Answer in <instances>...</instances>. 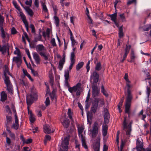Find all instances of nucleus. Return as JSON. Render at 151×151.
<instances>
[{
	"mask_svg": "<svg viewBox=\"0 0 151 151\" xmlns=\"http://www.w3.org/2000/svg\"><path fill=\"white\" fill-rule=\"evenodd\" d=\"M13 4L15 7L17 9L19 12V15L21 17L20 13H23L22 11L19 6L17 4L16 2L15 1H13Z\"/></svg>",
	"mask_w": 151,
	"mask_h": 151,
	"instance_id": "nucleus-32",
	"label": "nucleus"
},
{
	"mask_svg": "<svg viewBox=\"0 0 151 151\" xmlns=\"http://www.w3.org/2000/svg\"><path fill=\"white\" fill-rule=\"evenodd\" d=\"M7 99V95L4 91H2L1 93V100L2 101H5Z\"/></svg>",
	"mask_w": 151,
	"mask_h": 151,
	"instance_id": "nucleus-27",
	"label": "nucleus"
},
{
	"mask_svg": "<svg viewBox=\"0 0 151 151\" xmlns=\"http://www.w3.org/2000/svg\"><path fill=\"white\" fill-rule=\"evenodd\" d=\"M14 53L18 56H19L20 55V52L18 48H16V50L14 52Z\"/></svg>",
	"mask_w": 151,
	"mask_h": 151,
	"instance_id": "nucleus-61",
	"label": "nucleus"
},
{
	"mask_svg": "<svg viewBox=\"0 0 151 151\" xmlns=\"http://www.w3.org/2000/svg\"><path fill=\"white\" fill-rule=\"evenodd\" d=\"M102 68L101 63L100 62L97 63L96 65L95 69L97 71L100 70Z\"/></svg>",
	"mask_w": 151,
	"mask_h": 151,
	"instance_id": "nucleus-44",
	"label": "nucleus"
},
{
	"mask_svg": "<svg viewBox=\"0 0 151 151\" xmlns=\"http://www.w3.org/2000/svg\"><path fill=\"white\" fill-rule=\"evenodd\" d=\"M32 3V0H29V1L27 0L26 1L25 4L27 5H29L30 6H31Z\"/></svg>",
	"mask_w": 151,
	"mask_h": 151,
	"instance_id": "nucleus-58",
	"label": "nucleus"
},
{
	"mask_svg": "<svg viewBox=\"0 0 151 151\" xmlns=\"http://www.w3.org/2000/svg\"><path fill=\"white\" fill-rule=\"evenodd\" d=\"M33 55L36 64L37 65L40 64V59L39 55L36 52H34L33 53Z\"/></svg>",
	"mask_w": 151,
	"mask_h": 151,
	"instance_id": "nucleus-22",
	"label": "nucleus"
},
{
	"mask_svg": "<svg viewBox=\"0 0 151 151\" xmlns=\"http://www.w3.org/2000/svg\"><path fill=\"white\" fill-rule=\"evenodd\" d=\"M136 58V57L134 54V51L132 50L131 52L130 56L131 60L130 61H128L131 63L134 62V59Z\"/></svg>",
	"mask_w": 151,
	"mask_h": 151,
	"instance_id": "nucleus-33",
	"label": "nucleus"
},
{
	"mask_svg": "<svg viewBox=\"0 0 151 151\" xmlns=\"http://www.w3.org/2000/svg\"><path fill=\"white\" fill-rule=\"evenodd\" d=\"M1 36L2 38V42L4 44H7L9 40V35L5 32L3 27H1Z\"/></svg>",
	"mask_w": 151,
	"mask_h": 151,
	"instance_id": "nucleus-7",
	"label": "nucleus"
},
{
	"mask_svg": "<svg viewBox=\"0 0 151 151\" xmlns=\"http://www.w3.org/2000/svg\"><path fill=\"white\" fill-rule=\"evenodd\" d=\"M17 33V31L16 29L14 27H12L11 29V34L14 35L16 34Z\"/></svg>",
	"mask_w": 151,
	"mask_h": 151,
	"instance_id": "nucleus-64",
	"label": "nucleus"
},
{
	"mask_svg": "<svg viewBox=\"0 0 151 151\" xmlns=\"http://www.w3.org/2000/svg\"><path fill=\"white\" fill-rule=\"evenodd\" d=\"M86 14L87 15L88 18L90 20V22H89V23L90 24H91V23L92 24V20L91 19V18L89 15V11L87 7L86 8Z\"/></svg>",
	"mask_w": 151,
	"mask_h": 151,
	"instance_id": "nucleus-46",
	"label": "nucleus"
},
{
	"mask_svg": "<svg viewBox=\"0 0 151 151\" xmlns=\"http://www.w3.org/2000/svg\"><path fill=\"white\" fill-rule=\"evenodd\" d=\"M42 35L39 33L38 34L36 35L35 37L34 40H33L34 42H36L38 41H40L41 40Z\"/></svg>",
	"mask_w": 151,
	"mask_h": 151,
	"instance_id": "nucleus-29",
	"label": "nucleus"
},
{
	"mask_svg": "<svg viewBox=\"0 0 151 151\" xmlns=\"http://www.w3.org/2000/svg\"><path fill=\"white\" fill-rule=\"evenodd\" d=\"M143 29L144 31H147L150 29L151 30V24H147L144 26Z\"/></svg>",
	"mask_w": 151,
	"mask_h": 151,
	"instance_id": "nucleus-45",
	"label": "nucleus"
},
{
	"mask_svg": "<svg viewBox=\"0 0 151 151\" xmlns=\"http://www.w3.org/2000/svg\"><path fill=\"white\" fill-rule=\"evenodd\" d=\"M132 122L127 119L126 117L124 118V120L123 124V129L126 132V134L129 135L132 131Z\"/></svg>",
	"mask_w": 151,
	"mask_h": 151,
	"instance_id": "nucleus-2",
	"label": "nucleus"
},
{
	"mask_svg": "<svg viewBox=\"0 0 151 151\" xmlns=\"http://www.w3.org/2000/svg\"><path fill=\"white\" fill-rule=\"evenodd\" d=\"M24 8L29 15L31 17L33 16L34 12L31 9H30L29 7L27 6H26L25 7H24Z\"/></svg>",
	"mask_w": 151,
	"mask_h": 151,
	"instance_id": "nucleus-28",
	"label": "nucleus"
},
{
	"mask_svg": "<svg viewBox=\"0 0 151 151\" xmlns=\"http://www.w3.org/2000/svg\"><path fill=\"white\" fill-rule=\"evenodd\" d=\"M101 93H102L105 96H108V94L105 90L104 86L103 85L101 87Z\"/></svg>",
	"mask_w": 151,
	"mask_h": 151,
	"instance_id": "nucleus-42",
	"label": "nucleus"
},
{
	"mask_svg": "<svg viewBox=\"0 0 151 151\" xmlns=\"http://www.w3.org/2000/svg\"><path fill=\"white\" fill-rule=\"evenodd\" d=\"M53 10L54 12L55 15H56L58 11L57 7L56 5L53 6Z\"/></svg>",
	"mask_w": 151,
	"mask_h": 151,
	"instance_id": "nucleus-59",
	"label": "nucleus"
},
{
	"mask_svg": "<svg viewBox=\"0 0 151 151\" xmlns=\"http://www.w3.org/2000/svg\"><path fill=\"white\" fill-rule=\"evenodd\" d=\"M26 101L27 104L30 106L33 102L34 97L33 96L32 94L27 95V96Z\"/></svg>",
	"mask_w": 151,
	"mask_h": 151,
	"instance_id": "nucleus-18",
	"label": "nucleus"
},
{
	"mask_svg": "<svg viewBox=\"0 0 151 151\" xmlns=\"http://www.w3.org/2000/svg\"><path fill=\"white\" fill-rule=\"evenodd\" d=\"M84 63L83 62H79L78 64L76 66V69L77 70H78L83 66Z\"/></svg>",
	"mask_w": 151,
	"mask_h": 151,
	"instance_id": "nucleus-40",
	"label": "nucleus"
},
{
	"mask_svg": "<svg viewBox=\"0 0 151 151\" xmlns=\"http://www.w3.org/2000/svg\"><path fill=\"white\" fill-rule=\"evenodd\" d=\"M81 86V83H78L76 85L72 87H70L68 90L71 93L73 92H76V95L79 96L82 91V89Z\"/></svg>",
	"mask_w": 151,
	"mask_h": 151,
	"instance_id": "nucleus-4",
	"label": "nucleus"
},
{
	"mask_svg": "<svg viewBox=\"0 0 151 151\" xmlns=\"http://www.w3.org/2000/svg\"><path fill=\"white\" fill-rule=\"evenodd\" d=\"M4 75L5 76V78L4 79V81H5L6 80H9V77L7 76V75H10L11 76L10 72L9 70V68L6 65L5 66V69L4 71Z\"/></svg>",
	"mask_w": 151,
	"mask_h": 151,
	"instance_id": "nucleus-21",
	"label": "nucleus"
},
{
	"mask_svg": "<svg viewBox=\"0 0 151 151\" xmlns=\"http://www.w3.org/2000/svg\"><path fill=\"white\" fill-rule=\"evenodd\" d=\"M4 21V18L0 14V27L1 29L3 27V23Z\"/></svg>",
	"mask_w": 151,
	"mask_h": 151,
	"instance_id": "nucleus-47",
	"label": "nucleus"
},
{
	"mask_svg": "<svg viewBox=\"0 0 151 151\" xmlns=\"http://www.w3.org/2000/svg\"><path fill=\"white\" fill-rule=\"evenodd\" d=\"M126 96L125 104V112L129 115L130 113V108L131 105V101L133 98L132 93L125 94Z\"/></svg>",
	"mask_w": 151,
	"mask_h": 151,
	"instance_id": "nucleus-3",
	"label": "nucleus"
},
{
	"mask_svg": "<svg viewBox=\"0 0 151 151\" xmlns=\"http://www.w3.org/2000/svg\"><path fill=\"white\" fill-rule=\"evenodd\" d=\"M142 115V119L143 120H144V119L146 117V114H143V110H142L138 114V116H140V115Z\"/></svg>",
	"mask_w": 151,
	"mask_h": 151,
	"instance_id": "nucleus-52",
	"label": "nucleus"
},
{
	"mask_svg": "<svg viewBox=\"0 0 151 151\" xmlns=\"http://www.w3.org/2000/svg\"><path fill=\"white\" fill-rule=\"evenodd\" d=\"M50 96L52 101L55 103L56 101V98L55 94L53 93L50 94Z\"/></svg>",
	"mask_w": 151,
	"mask_h": 151,
	"instance_id": "nucleus-39",
	"label": "nucleus"
},
{
	"mask_svg": "<svg viewBox=\"0 0 151 151\" xmlns=\"http://www.w3.org/2000/svg\"><path fill=\"white\" fill-rule=\"evenodd\" d=\"M98 125V123L97 122H95L94 123L91 131L92 137L93 138L95 137L98 133L99 129Z\"/></svg>",
	"mask_w": 151,
	"mask_h": 151,
	"instance_id": "nucleus-8",
	"label": "nucleus"
},
{
	"mask_svg": "<svg viewBox=\"0 0 151 151\" xmlns=\"http://www.w3.org/2000/svg\"><path fill=\"white\" fill-rule=\"evenodd\" d=\"M6 44H5L2 46L0 45V51L2 52L3 53L6 52L7 50V46Z\"/></svg>",
	"mask_w": 151,
	"mask_h": 151,
	"instance_id": "nucleus-36",
	"label": "nucleus"
},
{
	"mask_svg": "<svg viewBox=\"0 0 151 151\" xmlns=\"http://www.w3.org/2000/svg\"><path fill=\"white\" fill-rule=\"evenodd\" d=\"M6 119L7 123H11L12 121V118L10 116H6Z\"/></svg>",
	"mask_w": 151,
	"mask_h": 151,
	"instance_id": "nucleus-50",
	"label": "nucleus"
},
{
	"mask_svg": "<svg viewBox=\"0 0 151 151\" xmlns=\"http://www.w3.org/2000/svg\"><path fill=\"white\" fill-rule=\"evenodd\" d=\"M22 21L24 24L26 30L28 31V24L26 19V17L23 13H20Z\"/></svg>",
	"mask_w": 151,
	"mask_h": 151,
	"instance_id": "nucleus-20",
	"label": "nucleus"
},
{
	"mask_svg": "<svg viewBox=\"0 0 151 151\" xmlns=\"http://www.w3.org/2000/svg\"><path fill=\"white\" fill-rule=\"evenodd\" d=\"M71 41V45L73 47H74V45L77 44V42L74 39V37L70 38Z\"/></svg>",
	"mask_w": 151,
	"mask_h": 151,
	"instance_id": "nucleus-51",
	"label": "nucleus"
},
{
	"mask_svg": "<svg viewBox=\"0 0 151 151\" xmlns=\"http://www.w3.org/2000/svg\"><path fill=\"white\" fill-rule=\"evenodd\" d=\"M42 11L44 12L47 13L48 12V10L46 5L43 2H42Z\"/></svg>",
	"mask_w": 151,
	"mask_h": 151,
	"instance_id": "nucleus-43",
	"label": "nucleus"
},
{
	"mask_svg": "<svg viewBox=\"0 0 151 151\" xmlns=\"http://www.w3.org/2000/svg\"><path fill=\"white\" fill-rule=\"evenodd\" d=\"M21 137L23 138L22 141L24 143L28 144L31 143L32 142V139H29L27 140H25L23 137Z\"/></svg>",
	"mask_w": 151,
	"mask_h": 151,
	"instance_id": "nucleus-48",
	"label": "nucleus"
},
{
	"mask_svg": "<svg viewBox=\"0 0 151 151\" xmlns=\"http://www.w3.org/2000/svg\"><path fill=\"white\" fill-rule=\"evenodd\" d=\"M92 96L93 97L98 96L100 92V89L99 88L97 84H92Z\"/></svg>",
	"mask_w": 151,
	"mask_h": 151,
	"instance_id": "nucleus-9",
	"label": "nucleus"
},
{
	"mask_svg": "<svg viewBox=\"0 0 151 151\" xmlns=\"http://www.w3.org/2000/svg\"><path fill=\"white\" fill-rule=\"evenodd\" d=\"M99 100L95 99L94 102L93 103L92 106L91 108V111L93 113H95L96 112L97 107L98 106Z\"/></svg>",
	"mask_w": 151,
	"mask_h": 151,
	"instance_id": "nucleus-13",
	"label": "nucleus"
},
{
	"mask_svg": "<svg viewBox=\"0 0 151 151\" xmlns=\"http://www.w3.org/2000/svg\"><path fill=\"white\" fill-rule=\"evenodd\" d=\"M78 134L80 139L81 140L82 145L85 149H87L88 147L86 145V142L85 138V131H84V127L83 125H78L77 126Z\"/></svg>",
	"mask_w": 151,
	"mask_h": 151,
	"instance_id": "nucleus-1",
	"label": "nucleus"
},
{
	"mask_svg": "<svg viewBox=\"0 0 151 151\" xmlns=\"http://www.w3.org/2000/svg\"><path fill=\"white\" fill-rule=\"evenodd\" d=\"M124 79L127 82L126 86L124 88V93H132L131 88L132 87V85L130 84V81L128 78V75L127 73L125 74Z\"/></svg>",
	"mask_w": 151,
	"mask_h": 151,
	"instance_id": "nucleus-5",
	"label": "nucleus"
},
{
	"mask_svg": "<svg viewBox=\"0 0 151 151\" xmlns=\"http://www.w3.org/2000/svg\"><path fill=\"white\" fill-rule=\"evenodd\" d=\"M65 62V56L63 55L62 58L60 59L59 62L58 68L60 70H62Z\"/></svg>",
	"mask_w": 151,
	"mask_h": 151,
	"instance_id": "nucleus-23",
	"label": "nucleus"
},
{
	"mask_svg": "<svg viewBox=\"0 0 151 151\" xmlns=\"http://www.w3.org/2000/svg\"><path fill=\"white\" fill-rule=\"evenodd\" d=\"M69 137H66L62 142L59 151H68L69 145Z\"/></svg>",
	"mask_w": 151,
	"mask_h": 151,
	"instance_id": "nucleus-6",
	"label": "nucleus"
},
{
	"mask_svg": "<svg viewBox=\"0 0 151 151\" xmlns=\"http://www.w3.org/2000/svg\"><path fill=\"white\" fill-rule=\"evenodd\" d=\"M14 123L13 124L11 127L15 130H17L19 127V124L18 117L16 114L14 115Z\"/></svg>",
	"mask_w": 151,
	"mask_h": 151,
	"instance_id": "nucleus-16",
	"label": "nucleus"
},
{
	"mask_svg": "<svg viewBox=\"0 0 151 151\" xmlns=\"http://www.w3.org/2000/svg\"><path fill=\"white\" fill-rule=\"evenodd\" d=\"M36 50L40 54V53L44 51H46V50L45 47L42 44L37 45L36 47Z\"/></svg>",
	"mask_w": 151,
	"mask_h": 151,
	"instance_id": "nucleus-17",
	"label": "nucleus"
},
{
	"mask_svg": "<svg viewBox=\"0 0 151 151\" xmlns=\"http://www.w3.org/2000/svg\"><path fill=\"white\" fill-rule=\"evenodd\" d=\"M53 18L55 24L57 27H58L59 26V20L58 17L56 15H55Z\"/></svg>",
	"mask_w": 151,
	"mask_h": 151,
	"instance_id": "nucleus-38",
	"label": "nucleus"
},
{
	"mask_svg": "<svg viewBox=\"0 0 151 151\" xmlns=\"http://www.w3.org/2000/svg\"><path fill=\"white\" fill-rule=\"evenodd\" d=\"M43 129L44 132L47 134L52 133L54 130L51 125L47 124L44 125Z\"/></svg>",
	"mask_w": 151,
	"mask_h": 151,
	"instance_id": "nucleus-11",
	"label": "nucleus"
},
{
	"mask_svg": "<svg viewBox=\"0 0 151 151\" xmlns=\"http://www.w3.org/2000/svg\"><path fill=\"white\" fill-rule=\"evenodd\" d=\"M100 137H98L96 139V141L93 145V149L95 151H99L100 147Z\"/></svg>",
	"mask_w": 151,
	"mask_h": 151,
	"instance_id": "nucleus-19",
	"label": "nucleus"
},
{
	"mask_svg": "<svg viewBox=\"0 0 151 151\" xmlns=\"http://www.w3.org/2000/svg\"><path fill=\"white\" fill-rule=\"evenodd\" d=\"M50 30L49 28L47 29L46 32H43L42 33V35L43 37H45L47 36L48 37H50Z\"/></svg>",
	"mask_w": 151,
	"mask_h": 151,
	"instance_id": "nucleus-30",
	"label": "nucleus"
},
{
	"mask_svg": "<svg viewBox=\"0 0 151 151\" xmlns=\"http://www.w3.org/2000/svg\"><path fill=\"white\" fill-rule=\"evenodd\" d=\"M98 99L99 100V104L100 105H103L104 104V99L99 98L96 99Z\"/></svg>",
	"mask_w": 151,
	"mask_h": 151,
	"instance_id": "nucleus-60",
	"label": "nucleus"
},
{
	"mask_svg": "<svg viewBox=\"0 0 151 151\" xmlns=\"http://www.w3.org/2000/svg\"><path fill=\"white\" fill-rule=\"evenodd\" d=\"M28 114L29 115V119L31 123H33L35 121V119L31 111H30L29 109L28 108Z\"/></svg>",
	"mask_w": 151,
	"mask_h": 151,
	"instance_id": "nucleus-25",
	"label": "nucleus"
},
{
	"mask_svg": "<svg viewBox=\"0 0 151 151\" xmlns=\"http://www.w3.org/2000/svg\"><path fill=\"white\" fill-rule=\"evenodd\" d=\"M119 16L120 19L122 20V22H124L126 21L124 14V13L120 14Z\"/></svg>",
	"mask_w": 151,
	"mask_h": 151,
	"instance_id": "nucleus-53",
	"label": "nucleus"
},
{
	"mask_svg": "<svg viewBox=\"0 0 151 151\" xmlns=\"http://www.w3.org/2000/svg\"><path fill=\"white\" fill-rule=\"evenodd\" d=\"M6 110V111L9 114H11L12 112L10 110V108L8 105H7L5 107Z\"/></svg>",
	"mask_w": 151,
	"mask_h": 151,
	"instance_id": "nucleus-57",
	"label": "nucleus"
},
{
	"mask_svg": "<svg viewBox=\"0 0 151 151\" xmlns=\"http://www.w3.org/2000/svg\"><path fill=\"white\" fill-rule=\"evenodd\" d=\"M50 42L53 47H56L57 45L55 42V40L54 38H52Z\"/></svg>",
	"mask_w": 151,
	"mask_h": 151,
	"instance_id": "nucleus-49",
	"label": "nucleus"
},
{
	"mask_svg": "<svg viewBox=\"0 0 151 151\" xmlns=\"http://www.w3.org/2000/svg\"><path fill=\"white\" fill-rule=\"evenodd\" d=\"M70 63L69 66V68L70 70L72 68L73 65L75 63V54L74 52H71V53L70 56Z\"/></svg>",
	"mask_w": 151,
	"mask_h": 151,
	"instance_id": "nucleus-15",
	"label": "nucleus"
},
{
	"mask_svg": "<svg viewBox=\"0 0 151 151\" xmlns=\"http://www.w3.org/2000/svg\"><path fill=\"white\" fill-rule=\"evenodd\" d=\"M136 0H128L127 2V4L129 5L132 3H135L136 2Z\"/></svg>",
	"mask_w": 151,
	"mask_h": 151,
	"instance_id": "nucleus-62",
	"label": "nucleus"
},
{
	"mask_svg": "<svg viewBox=\"0 0 151 151\" xmlns=\"http://www.w3.org/2000/svg\"><path fill=\"white\" fill-rule=\"evenodd\" d=\"M64 77L65 78V85L68 88V89L70 87V85L68 83V79L69 77V71L68 70L65 71L64 74Z\"/></svg>",
	"mask_w": 151,
	"mask_h": 151,
	"instance_id": "nucleus-14",
	"label": "nucleus"
},
{
	"mask_svg": "<svg viewBox=\"0 0 151 151\" xmlns=\"http://www.w3.org/2000/svg\"><path fill=\"white\" fill-rule=\"evenodd\" d=\"M122 26L119 27V36L120 38L124 36V33L123 32Z\"/></svg>",
	"mask_w": 151,
	"mask_h": 151,
	"instance_id": "nucleus-37",
	"label": "nucleus"
},
{
	"mask_svg": "<svg viewBox=\"0 0 151 151\" xmlns=\"http://www.w3.org/2000/svg\"><path fill=\"white\" fill-rule=\"evenodd\" d=\"M6 127L7 128L6 130L9 133L10 137L11 138H13V139H15V135L8 128V126H7Z\"/></svg>",
	"mask_w": 151,
	"mask_h": 151,
	"instance_id": "nucleus-41",
	"label": "nucleus"
},
{
	"mask_svg": "<svg viewBox=\"0 0 151 151\" xmlns=\"http://www.w3.org/2000/svg\"><path fill=\"white\" fill-rule=\"evenodd\" d=\"M13 61L15 62L18 67H19L22 63V60L20 57H14Z\"/></svg>",
	"mask_w": 151,
	"mask_h": 151,
	"instance_id": "nucleus-24",
	"label": "nucleus"
},
{
	"mask_svg": "<svg viewBox=\"0 0 151 151\" xmlns=\"http://www.w3.org/2000/svg\"><path fill=\"white\" fill-rule=\"evenodd\" d=\"M31 70L32 73L34 76H38V73L37 71H35L32 69H31Z\"/></svg>",
	"mask_w": 151,
	"mask_h": 151,
	"instance_id": "nucleus-63",
	"label": "nucleus"
},
{
	"mask_svg": "<svg viewBox=\"0 0 151 151\" xmlns=\"http://www.w3.org/2000/svg\"><path fill=\"white\" fill-rule=\"evenodd\" d=\"M90 79L93 80L92 84H97L99 79V75L96 71H94L91 76Z\"/></svg>",
	"mask_w": 151,
	"mask_h": 151,
	"instance_id": "nucleus-10",
	"label": "nucleus"
},
{
	"mask_svg": "<svg viewBox=\"0 0 151 151\" xmlns=\"http://www.w3.org/2000/svg\"><path fill=\"white\" fill-rule=\"evenodd\" d=\"M62 124L65 127L67 128L69 126L70 122L68 119L64 120Z\"/></svg>",
	"mask_w": 151,
	"mask_h": 151,
	"instance_id": "nucleus-35",
	"label": "nucleus"
},
{
	"mask_svg": "<svg viewBox=\"0 0 151 151\" xmlns=\"http://www.w3.org/2000/svg\"><path fill=\"white\" fill-rule=\"evenodd\" d=\"M104 122L105 123H108L109 122V112L104 113Z\"/></svg>",
	"mask_w": 151,
	"mask_h": 151,
	"instance_id": "nucleus-34",
	"label": "nucleus"
},
{
	"mask_svg": "<svg viewBox=\"0 0 151 151\" xmlns=\"http://www.w3.org/2000/svg\"><path fill=\"white\" fill-rule=\"evenodd\" d=\"M40 55L44 58L45 60H47L50 57L49 54L46 52V51L40 52Z\"/></svg>",
	"mask_w": 151,
	"mask_h": 151,
	"instance_id": "nucleus-26",
	"label": "nucleus"
},
{
	"mask_svg": "<svg viewBox=\"0 0 151 151\" xmlns=\"http://www.w3.org/2000/svg\"><path fill=\"white\" fill-rule=\"evenodd\" d=\"M6 85L7 89L9 92L11 94H13V90L12 86V85L10 80H6L4 81Z\"/></svg>",
	"mask_w": 151,
	"mask_h": 151,
	"instance_id": "nucleus-12",
	"label": "nucleus"
},
{
	"mask_svg": "<svg viewBox=\"0 0 151 151\" xmlns=\"http://www.w3.org/2000/svg\"><path fill=\"white\" fill-rule=\"evenodd\" d=\"M117 12H116L111 14H109V16L110 17L111 20L113 22L116 20Z\"/></svg>",
	"mask_w": 151,
	"mask_h": 151,
	"instance_id": "nucleus-31",
	"label": "nucleus"
},
{
	"mask_svg": "<svg viewBox=\"0 0 151 151\" xmlns=\"http://www.w3.org/2000/svg\"><path fill=\"white\" fill-rule=\"evenodd\" d=\"M131 48V45H126V47L124 51H125V53H129L130 49Z\"/></svg>",
	"mask_w": 151,
	"mask_h": 151,
	"instance_id": "nucleus-55",
	"label": "nucleus"
},
{
	"mask_svg": "<svg viewBox=\"0 0 151 151\" xmlns=\"http://www.w3.org/2000/svg\"><path fill=\"white\" fill-rule=\"evenodd\" d=\"M68 116L69 118L72 120H73L72 119V112L71 109H68Z\"/></svg>",
	"mask_w": 151,
	"mask_h": 151,
	"instance_id": "nucleus-54",
	"label": "nucleus"
},
{
	"mask_svg": "<svg viewBox=\"0 0 151 151\" xmlns=\"http://www.w3.org/2000/svg\"><path fill=\"white\" fill-rule=\"evenodd\" d=\"M50 100L48 97H47L45 102V104L46 106H48L50 104Z\"/></svg>",
	"mask_w": 151,
	"mask_h": 151,
	"instance_id": "nucleus-56",
	"label": "nucleus"
}]
</instances>
